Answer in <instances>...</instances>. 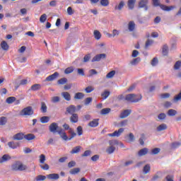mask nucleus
Segmentation results:
<instances>
[{"label":"nucleus","instance_id":"f257e3e1","mask_svg":"<svg viewBox=\"0 0 181 181\" xmlns=\"http://www.w3.org/2000/svg\"><path fill=\"white\" fill-rule=\"evenodd\" d=\"M58 134L64 141H71V139H73L74 136H77V134L74 132V130H73V129H69V134H71L70 138L67 136V134H66V132H64L63 129H59L58 130Z\"/></svg>","mask_w":181,"mask_h":181},{"label":"nucleus","instance_id":"f03ea898","mask_svg":"<svg viewBox=\"0 0 181 181\" xmlns=\"http://www.w3.org/2000/svg\"><path fill=\"white\" fill-rule=\"evenodd\" d=\"M124 100L128 101V103H138V101L142 100V95L130 93L126 95Z\"/></svg>","mask_w":181,"mask_h":181},{"label":"nucleus","instance_id":"7ed1b4c3","mask_svg":"<svg viewBox=\"0 0 181 181\" xmlns=\"http://www.w3.org/2000/svg\"><path fill=\"white\" fill-rule=\"evenodd\" d=\"M153 4L154 6H160V8L163 11H165L166 12H170V11H173V9L176 8V6H165L163 4H159V0H153Z\"/></svg>","mask_w":181,"mask_h":181},{"label":"nucleus","instance_id":"20e7f679","mask_svg":"<svg viewBox=\"0 0 181 181\" xmlns=\"http://www.w3.org/2000/svg\"><path fill=\"white\" fill-rule=\"evenodd\" d=\"M34 113L33 108L31 106H28L20 112V115H21V117H30V115H33Z\"/></svg>","mask_w":181,"mask_h":181},{"label":"nucleus","instance_id":"39448f33","mask_svg":"<svg viewBox=\"0 0 181 181\" xmlns=\"http://www.w3.org/2000/svg\"><path fill=\"white\" fill-rule=\"evenodd\" d=\"M11 169L12 170H20L22 172L23 170H26L28 169V166L22 163H16L11 166Z\"/></svg>","mask_w":181,"mask_h":181},{"label":"nucleus","instance_id":"423d86ee","mask_svg":"<svg viewBox=\"0 0 181 181\" xmlns=\"http://www.w3.org/2000/svg\"><path fill=\"white\" fill-rule=\"evenodd\" d=\"M61 128L59 129V125L56 122L52 123L49 127V132H52L53 134H56V132L59 133V130Z\"/></svg>","mask_w":181,"mask_h":181},{"label":"nucleus","instance_id":"0eeeda50","mask_svg":"<svg viewBox=\"0 0 181 181\" xmlns=\"http://www.w3.org/2000/svg\"><path fill=\"white\" fill-rule=\"evenodd\" d=\"M107 57V55L105 54H99L95 55L91 60L92 63H94L95 62H100V60H103V59H105Z\"/></svg>","mask_w":181,"mask_h":181},{"label":"nucleus","instance_id":"6e6552de","mask_svg":"<svg viewBox=\"0 0 181 181\" xmlns=\"http://www.w3.org/2000/svg\"><path fill=\"white\" fill-rule=\"evenodd\" d=\"M59 77V74L58 72H54L53 74L47 76L45 78V81H53V80H56Z\"/></svg>","mask_w":181,"mask_h":181},{"label":"nucleus","instance_id":"1a4fd4ad","mask_svg":"<svg viewBox=\"0 0 181 181\" xmlns=\"http://www.w3.org/2000/svg\"><path fill=\"white\" fill-rule=\"evenodd\" d=\"M77 111V108L74 106V105H69L68 107H66V112H68V114H75L74 112H76Z\"/></svg>","mask_w":181,"mask_h":181},{"label":"nucleus","instance_id":"9d476101","mask_svg":"<svg viewBox=\"0 0 181 181\" xmlns=\"http://www.w3.org/2000/svg\"><path fill=\"white\" fill-rule=\"evenodd\" d=\"M25 139V134L23 133H18L13 136V141H22Z\"/></svg>","mask_w":181,"mask_h":181},{"label":"nucleus","instance_id":"9b49d317","mask_svg":"<svg viewBox=\"0 0 181 181\" xmlns=\"http://www.w3.org/2000/svg\"><path fill=\"white\" fill-rule=\"evenodd\" d=\"M69 119L72 124H76V122H78V115L73 113Z\"/></svg>","mask_w":181,"mask_h":181},{"label":"nucleus","instance_id":"f8f14e48","mask_svg":"<svg viewBox=\"0 0 181 181\" xmlns=\"http://www.w3.org/2000/svg\"><path fill=\"white\" fill-rule=\"evenodd\" d=\"M109 148L106 149L107 153L111 154L114 152V141H109Z\"/></svg>","mask_w":181,"mask_h":181},{"label":"nucleus","instance_id":"ddd939ff","mask_svg":"<svg viewBox=\"0 0 181 181\" xmlns=\"http://www.w3.org/2000/svg\"><path fill=\"white\" fill-rule=\"evenodd\" d=\"M148 0H141L139 3V6L140 8H144L145 11H148Z\"/></svg>","mask_w":181,"mask_h":181},{"label":"nucleus","instance_id":"4468645a","mask_svg":"<svg viewBox=\"0 0 181 181\" xmlns=\"http://www.w3.org/2000/svg\"><path fill=\"white\" fill-rule=\"evenodd\" d=\"M11 156L4 154L1 158H0V163H4V162H8V160H11Z\"/></svg>","mask_w":181,"mask_h":181},{"label":"nucleus","instance_id":"2eb2a0df","mask_svg":"<svg viewBox=\"0 0 181 181\" xmlns=\"http://www.w3.org/2000/svg\"><path fill=\"white\" fill-rule=\"evenodd\" d=\"M47 179H49V180H57V179L59 177V174L52 173L47 175Z\"/></svg>","mask_w":181,"mask_h":181},{"label":"nucleus","instance_id":"dca6fc26","mask_svg":"<svg viewBox=\"0 0 181 181\" xmlns=\"http://www.w3.org/2000/svg\"><path fill=\"white\" fill-rule=\"evenodd\" d=\"M131 115V110H125L121 112L119 117L120 118H127L129 115Z\"/></svg>","mask_w":181,"mask_h":181},{"label":"nucleus","instance_id":"f3484780","mask_svg":"<svg viewBox=\"0 0 181 181\" xmlns=\"http://www.w3.org/2000/svg\"><path fill=\"white\" fill-rule=\"evenodd\" d=\"M61 95L66 100V101H70L71 100V95L69 93V92H62Z\"/></svg>","mask_w":181,"mask_h":181},{"label":"nucleus","instance_id":"a211bd4d","mask_svg":"<svg viewBox=\"0 0 181 181\" xmlns=\"http://www.w3.org/2000/svg\"><path fill=\"white\" fill-rule=\"evenodd\" d=\"M148 152H149V149H148L147 148H144L138 152V155L139 156H145V155H146Z\"/></svg>","mask_w":181,"mask_h":181},{"label":"nucleus","instance_id":"6ab92c4d","mask_svg":"<svg viewBox=\"0 0 181 181\" xmlns=\"http://www.w3.org/2000/svg\"><path fill=\"white\" fill-rule=\"evenodd\" d=\"M88 126L91 127V128H95V127H98V119H94L93 121L88 123Z\"/></svg>","mask_w":181,"mask_h":181},{"label":"nucleus","instance_id":"aec40b11","mask_svg":"<svg viewBox=\"0 0 181 181\" xmlns=\"http://www.w3.org/2000/svg\"><path fill=\"white\" fill-rule=\"evenodd\" d=\"M40 88H42V85H40L39 83H36V84L31 86L30 90L31 91H37V90H40Z\"/></svg>","mask_w":181,"mask_h":181},{"label":"nucleus","instance_id":"412c9836","mask_svg":"<svg viewBox=\"0 0 181 181\" xmlns=\"http://www.w3.org/2000/svg\"><path fill=\"white\" fill-rule=\"evenodd\" d=\"M81 151V146H77L71 151V155H74V153H80Z\"/></svg>","mask_w":181,"mask_h":181},{"label":"nucleus","instance_id":"4be33fe9","mask_svg":"<svg viewBox=\"0 0 181 181\" xmlns=\"http://www.w3.org/2000/svg\"><path fill=\"white\" fill-rule=\"evenodd\" d=\"M74 98V100H83V98H84V93L81 92L76 93H75Z\"/></svg>","mask_w":181,"mask_h":181},{"label":"nucleus","instance_id":"5701e85b","mask_svg":"<svg viewBox=\"0 0 181 181\" xmlns=\"http://www.w3.org/2000/svg\"><path fill=\"white\" fill-rule=\"evenodd\" d=\"M8 146L9 148H11V149H16L19 146V143H15L14 141H9L8 143Z\"/></svg>","mask_w":181,"mask_h":181},{"label":"nucleus","instance_id":"b1692460","mask_svg":"<svg viewBox=\"0 0 181 181\" xmlns=\"http://www.w3.org/2000/svg\"><path fill=\"white\" fill-rule=\"evenodd\" d=\"M128 29H129V32H134V30H135V22H134L132 21L129 22Z\"/></svg>","mask_w":181,"mask_h":181},{"label":"nucleus","instance_id":"393cba45","mask_svg":"<svg viewBox=\"0 0 181 181\" xmlns=\"http://www.w3.org/2000/svg\"><path fill=\"white\" fill-rule=\"evenodd\" d=\"M0 46L3 50H9V45L6 42V41H2L0 44Z\"/></svg>","mask_w":181,"mask_h":181},{"label":"nucleus","instance_id":"a878e982","mask_svg":"<svg viewBox=\"0 0 181 181\" xmlns=\"http://www.w3.org/2000/svg\"><path fill=\"white\" fill-rule=\"evenodd\" d=\"M15 101H16V98L13 97V96L8 97L6 100V103L7 104H13V103H15Z\"/></svg>","mask_w":181,"mask_h":181},{"label":"nucleus","instance_id":"bb28decb","mask_svg":"<svg viewBox=\"0 0 181 181\" xmlns=\"http://www.w3.org/2000/svg\"><path fill=\"white\" fill-rule=\"evenodd\" d=\"M36 136L33 134H28L27 135H24V139L27 141H33V139H35Z\"/></svg>","mask_w":181,"mask_h":181},{"label":"nucleus","instance_id":"cd10ccee","mask_svg":"<svg viewBox=\"0 0 181 181\" xmlns=\"http://www.w3.org/2000/svg\"><path fill=\"white\" fill-rule=\"evenodd\" d=\"M93 35L96 40H100L101 39V33H100V31L95 30L93 32Z\"/></svg>","mask_w":181,"mask_h":181},{"label":"nucleus","instance_id":"c85d7f7f","mask_svg":"<svg viewBox=\"0 0 181 181\" xmlns=\"http://www.w3.org/2000/svg\"><path fill=\"white\" fill-rule=\"evenodd\" d=\"M40 121L42 124H47V122L50 121V117H49L48 116H44L40 119Z\"/></svg>","mask_w":181,"mask_h":181},{"label":"nucleus","instance_id":"c756f323","mask_svg":"<svg viewBox=\"0 0 181 181\" xmlns=\"http://www.w3.org/2000/svg\"><path fill=\"white\" fill-rule=\"evenodd\" d=\"M135 2H136V0H129L127 2V6L130 9H134L135 6Z\"/></svg>","mask_w":181,"mask_h":181},{"label":"nucleus","instance_id":"7c9ffc66","mask_svg":"<svg viewBox=\"0 0 181 181\" xmlns=\"http://www.w3.org/2000/svg\"><path fill=\"white\" fill-rule=\"evenodd\" d=\"M165 129H168V126L165 124H161L157 127L158 132H160V131H165Z\"/></svg>","mask_w":181,"mask_h":181},{"label":"nucleus","instance_id":"2f4dec72","mask_svg":"<svg viewBox=\"0 0 181 181\" xmlns=\"http://www.w3.org/2000/svg\"><path fill=\"white\" fill-rule=\"evenodd\" d=\"M111 93L108 90H105L103 93H101V97H103V100H107L108 97H110V95Z\"/></svg>","mask_w":181,"mask_h":181},{"label":"nucleus","instance_id":"473e14b6","mask_svg":"<svg viewBox=\"0 0 181 181\" xmlns=\"http://www.w3.org/2000/svg\"><path fill=\"white\" fill-rule=\"evenodd\" d=\"M143 172L144 175L149 173V172H151V165L146 164L143 168Z\"/></svg>","mask_w":181,"mask_h":181},{"label":"nucleus","instance_id":"72a5a7b5","mask_svg":"<svg viewBox=\"0 0 181 181\" xmlns=\"http://www.w3.org/2000/svg\"><path fill=\"white\" fill-rule=\"evenodd\" d=\"M110 112H111V108H104L100 111L101 115H107V114H110Z\"/></svg>","mask_w":181,"mask_h":181},{"label":"nucleus","instance_id":"f704fd0d","mask_svg":"<svg viewBox=\"0 0 181 181\" xmlns=\"http://www.w3.org/2000/svg\"><path fill=\"white\" fill-rule=\"evenodd\" d=\"M140 62H141V58L137 57L134 59L132 61H131L130 64H132V66H136V64H138Z\"/></svg>","mask_w":181,"mask_h":181},{"label":"nucleus","instance_id":"c9c22d12","mask_svg":"<svg viewBox=\"0 0 181 181\" xmlns=\"http://www.w3.org/2000/svg\"><path fill=\"white\" fill-rule=\"evenodd\" d=\"M168 52H169V47H168V45H164L163 46V51H162L163 56H168Z\"/></svg>","mask_w":181,"mask_h":181},{"label":"nucleus","instance_id":"e433bc0d","mask_svg":"<svg viewBox=\"0 0 181 181\" xmlns=\"http://www.w3.org/2000/svg\"><path fill=\"white\" fill-rule=\"evenodd\" d=\"M80 168H75L74 169H71L69 171L70 175H77V173H80Z\"/></svg>","mask_w":181,"mask_h":181},{"label":"nucleus","instance_id":"4c0bfd02","mask_svg":"<svg viewBox=\"0 0 181 181\" xmlns=\"http://www.w3.org/2000/svg\"><path fill=\"white\" fill-rule=\"evenodd\" d=\"M41 112L43 113L47 112V106L45 102L41 103Z\"/></svg>","mask_w":181,"mask_h":181},{"label":"nucleus","instance_id":"58836bf2","mask_svg":"<svg viewBox=\"0 0 181 181\" xmlns=\"http://www.w3.org/2000/svg\"><path fill=\"white\" fill-rule=\"evenodd\" d=\"M124 132V128H120L118 131H115L114 132V136H121V134Z\"/></svg>","mask_w":181,"mask_h":181},{"label":"nucleus","instance_id":"ea45409f","mask_svg":"<svg viewBox=\"0 0 181 181\" xmlns=\"http://www.w3.org/2000/svg\"><path fill=\"white\" fill-rule=\"evenodd\" d=\"M177 114V112L173 109L169 110L168 112V115L170 117H175Z\"/></svg>","mask_w":181,"mask_h":181},{"label":"nucleus","instance_id":"a19ab883","mask_svg":"<svg viewBox=\"0 0 181 181\" xmlns=\"http://www.w3.org/2000/svg\"><path fill=\"white\" fill-rule=\"evenodd\" d=\"M73 71H74V68H73V66H70L66 68L64 70V74H70L71 73H73Z\"/></svg>","mask_w":181,"mask_h":181},{"label":"nucleus","instance_id":"79ce46f5","mask_svg":"<svg viewBox=\"0 0 181 181\" xmlns=\"http://www.w3.org/2000/svg\"><path fill=\"white\" fill-rule=\"evenodd\" d=\"M47 19V15L46 14H42L40 17V22L41 23H45V22H46Z\"/></svg>","mask_w":181,"mask_h":181},{"label":"nucleus","instance_id":"37998d69","mask_svg":"<svg viewBox=\"0 0 181 181\" xmlns=\"http://www.w3.org/2000/svg\"><path fill=\"white\" fill-rule=\"evenodd\" d=\"M6 122H8V119L6 117H0V125H6Z\"/></svg>","mask_w":181,"mask_h":181},{"label":"nucleus","instance_id":"c03bdc74","mask_svg":"<svg viewBox=\"0 0 181 181\" xmlns=\"http://www.w3.org/2000/svg\"><path fill=\"white\" fill-rule=\"evenodd\" d=\"M124 5H125V3L122 1H120L118 6H115V9H117L118 11H121V9L124 8Z\"/></svg>","mask_w":181,"mask_h":181},{"label":"nucleus","instance_id":"a18cd8bd","mask_svg":"<svg viewBox=\"0 0 181 181\" xmlns=\"http://www.w3.org/2000/svg\"><path fill=\"white\" fill-rule=\"evenodd\" d=\"M127 125H128V120L125 119V120L120 122L117 124V127H127Z\"/></svg>","mask_w":181,"mask_h":181},{"label":"nucleus","instance_id":"49530a36","mask_svg":"<svg viewBox=\"0 0 181 181\" xmlns=\"http://www.w3.org/2000/svg\"><path fill=\"white\" fill-rule=\"evenodd\" d=\"M160 152V148H155L153 150H151V155H158Z\"/></svg>","mask_w":181,"mask_h":181},{"label":"nucleus","instance_id":"de8ad7c7","mask_svg":"<svg viewBox=\"0 0 181 181\" xmlns=\"http://www.w3.org/2000/svg\"><path fill=\"white\" fill-rule=\"evenodd\" d=\"M100 5L102 6H108L110 1L108 0H100Z\"/></svg>","mask_w":181,"mask_h":181},{"label":"nucleus","instance_id":"09e8293b","mask_svg":"<svg viewBox=\"0 0 181 181\" xmlns=\"http://www.w3.org/2000/svg\"><path fill=\"white\" fill-rule=\"evenodd\" d=\"M45 162H46V156L41 154L40 156V163H45Z\"/></svg>","mask_w":181,"mask_h":181},{"label":"nucleus","instance_id":"8fccbe9b","mask_svg":"<svg viewBox=\"0 0 181 181\" xmlns=\"http://www.w3.org/2000/svg\"><path fill=\"white\" fill-rule=\"evenodd\" d=\"M91 155V151L87 150L85 151L84 153L81 155L82 158H86L87 156H90Z\"/></svg>","mask_w":181,"mask_h":181},{"label":"nucleus","instance_id":"3c124183","mask_svg":"<svg viewBox=\"0 0 181 181\" xmlns=\"http://www.w3.org/2000/svg\"><path fill=\"white\" fill-rule=\"evenodd\" d=\"M180 67H181V61H177L174 65V69L175 70H179Z\"/></svg>","mask_w":181,"mask_h":181},{"label":"nucleus","instance_id":"603ef678","mask_svg":"<svg viewBox=\"0 0 181 181\" xmlns=\"http://www.w3.org/2000/svg\"><path fill=\"white\" fill-rule=\"evenodd\" d=\"M90 59H91V55L90 54L85 55L83 57V63H87V62L90 61Z\"/></svg>","mask_w":181,"mask_h":181},{"label":"nucleus","instance_id":"864d4df0","mask_svg":"<svg viewBox=\"0 0 181 181\" xmlns=\"http://www.w3.org/2000/svg\"><path fill=\"white\" fill-rule=\"evenodd\" d=\"M66 83H67V78H62L59 80H58V84H66Z\"/></svg>","mask_w":181,"mask_h":181},{"label":"nucleus","instance_id":"5fc2aeb1","mask_svg":"<svg viewBox=\"0 0 181 181\" xmlns=\"http://www.w3.org/2000/svg\"><path fill=\"white\" fill-rule=\"evenodd\" d=\"M35 179L37 181L45 180L46 176L40 175L37 176Z\"/></svg>","mask_w":181,"mask_h":181},{"label":"nucleus","instance_id":"6e6d98bb","mask_svg":"<svg viewBox=\"0 0 181 181\" xmlns=\"http://www.w3.org/2000/svg\"><path fill=\"white\" fill-rule=\"evenodd\" d=\"M60 101V97L54 96L52 98V102L54 103H59Z\"/></svg>","mask_w":181,"mask_h":181},{"label":"nucleus","instance_id":"4d7b16f0","mask_svg":"<svg viewBox=\"0 0 181 181\" xmlns=\"http://www.w3.org/2000/svg\"><path fill=\"white\" fill-rule=\"evenodd\" d=\"M85 91L87 93H90L92 91H94V88H93V86H88L86 88Z\"/></svg>","mask_w":181,"mask_h":181},{"label":"nucleus","instance_id":"13d9d810","mask_svg":"<svg viewBox=\"0 0 181 181\" xmlns=\"http://www.w3.org/2000/svg\"><path fill=\"white\" fill-rule=\"evenodd\" d=\"M93 101V98H86L85 99V105H88L90 104V103H92Z\"/></svg>","mask_w":181,"mask_h":181},{"label":"nucleus","instance_id":"bf43d9fd","mask_svg":"<svg viewBox=\"0 0 181 181\" xmlns=\"http://www.w3.org/2000/svg\"><path fill=\"white\" fill-rule=\"evenodd\" d=\"M66 11L68 15L71 16L74 13V11H73V8H71V6L68 7Z\"/></svg>","mask_w":181,"mask_h":181},{"label":"nucleus","instance_id":"052dcab7","mask_svg":"<svg viewBox=\"0 0 181 181\" xmlns=\"http://www.w3.org/2000/svg\"><path fill=\"white\" fill-rule=\"evenodd\" d=\"M77 132L79 136L83 135V127L81 126L77 127Z\"/></svg>","mask_w":181,"mask_h":181},{"label":"nucleus","instance_id":"680f3d73","mask_svg":"<svg viewBox=\"0 0 181 181\" xmlns=\"http://www.w3.org/2000/svg\"><path fill=\"white\" fill-rule=\"evenodd\" d=\"M114 77V71H111L106 75V78H112Z\"/></svg>","mask_w":181,"mask_h":181},{"label":"nucleus","instance_id":"e2e57ef3","mask_svg":"<svg viewBox=\"0 0 181 181\" xmlns=\"http://www.w3.org/2000/svg\"><path fill=\"white\" fill-rule=\"evenodd\" d=\"M158 58L154 57L152 61H151V65L152 66H156V64H158Z\"/></svg>","mask_w":181,"mask_h":181},{"label":"nucleus","instance_id":"0e129e2a","mask_svg":"<svg viewBox=\"0 0 181 181\" xmlns=\"http://www.w3.org/2000/svg\"><path fill=\"white\" fill-rule=\"evenodd\" d=\"M76 166V161L71 160L68 163V168H74Z\"/></svg>","mask_w":181,"mask_h":181},{"label":"nucleus","instance_id":"69168bd1","mask_svg":"<svg viewBox=\"0 0 181 181\" xmlns=\"http://www.w3.org/2000/svg\"><path fill=\"white\" fill-rule=\"evenodd\" d=\"M40 167L43 170H49V165H47V164H45L44 165H40Z\"/></svg>","mask_w":181,"mask_h":181},{"label":"nucleus","instance_id":"338daca9","mask_svg":"<svg viewBox=\"0 0 181 181\" xmlns=\"http://www.w3.org/2000/svg\"><path fill=\"white\" fill-rule=\"evenodd\" d=\"M174 101H181V92L174 98Z\"/></svg>","mask_w":181,"mask_h":181},{"label":"nucleus","instance_id":"774afa93","mask_svg":"<svg viewBox=\"0 0 181 181\" xmlns=\"http://www.w3.org/2000/svg\"><path fill=\"white\" fill-rule=\"evenodd\" d=\"M173 178H174L173 175H167L165 177V180L167 181H174Z\"/></svg>","mask_w":181,"mask_h":181}]
</instances>
